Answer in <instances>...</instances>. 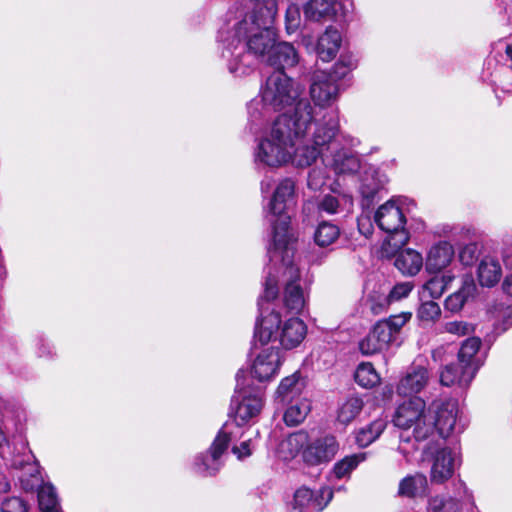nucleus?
Returning a JSON list of instances; mask_svg holds the SVG:
<instances>
[{"instance_id":"6e6d98bb","label":"nucleus","mask_w":512,"mask_h":512,"mask_svg":"<svg viewBox=\"0 0 512 512\" xmlns=\"http://www.w3.org/2000/svg\"><path fill=\"white\" fill-rule=\"evenodd\" d=\"M326 182V175L323 171L313 169L308 175V186L312 190H319Z\"/></svg>"},{"instance_id":"ddd939ff","label":"nucleus","mask_w":512,"mask_h":512,"mask_svg":"<svg viewBox=\"0 0 512 512\" xmlns=\"http://www.w3.org/2000/svg\"><path fill=\"white\" fill-rule=\"evenodd\" d=\"M333 492L329 487H323L314 492L307 487H301L294 493L289 512H320L332 499Z\"/></svg>"},{"instance_id":"5701e85b","label":"nucleus","mask_w":512,"mask_h":512,"mask_svg":"<svg viewBox=\"0 0 512 512\" xmlns=\"http://www.w3.org/2000/svg\"><path fill=\"white\" fill-rule=\"evenodd\" d=\"M342 43V37L339 30L335 27L329 26L319 36L316 46L318 57L324 61L329 62L333 60Z\"/></svg>"},{"instance_id":"de8ad7c7","label":"nucleus","mask_w":512,"mask_h":512,"mask_svg":"<svg viewBox=\"0 0 512 512\" xmlns=\"http://www.w3.org/2000/svg\"><path fill=\"white\" fill-rule=\"evenodd\" d=\"M342 202L351 204V199L345 196L339 198L334 195H325L319 203V210L328 214H336L340 211Z\"/></svg>"},{"instance_id":"4c0bfd02","label":"nucleus","mask_w":512,"mask_h":512,"mask_svg":"<svg viewBox=\"0 0 512 512\" xmlns=\"http://www.w3.org/2000/svg\"><path fill=\"white\" fill-rule=\"evenodd\" d=\"M391 301L388 293L379 289H374L367 294L365 299V307L373 315H379L387 311Z\"/></svg>"},{"instance_id":"aec40b11","label":"nucleus","mask_w":512,"mask_h":512,"mask_svg":"<svg viewBox=\"0 0 512 512\" xmlns=\"http://www.w3.org/2000/svg\"><path fill=\"white\" fill-rule=\"evenodd\" d=\"M411 313H400L379 320L372 328L374 333L386 348L396 341L403 326L410 320Z\"/></svg>"},{"instance_id":"680f3d73","label":"nucleus","mask_w":512,"mask_h":512,"mask_svg":"<svg viewBox=\"0 0 512 512\" xmlns=\"http://www.w3.org/2000/svg\"><path fill=\"white\" fill-rule=\"evenodd\" d=\"M503 290L506 294L512 296V274L505 278L503 282Z\"/></svg>"},{"instance_id":"f257e3e1","label":"nucleus","mask_w":512,"mask_h":512,"mask_svg":"<svg viewBox=\"0 0 512 512\" xmlns=\"http://www.w3.org/2000/svg\"><path fill=\"white\" fill-rule=\"evenodd\" d=\"M314 119L309 100L298 103L293 114L282 113L257 138L253 152L257 167L280 168L289 163L297 167L311 166L323 150L312 142L296 147V140L307 134Z\"/></svg>"},{"instance_id":"4468645a","label":"nucleus","mask_w":512,"mask_h":512,"mask_svg":"<svg viewBox=\"0 0 512 512\" xmlns=\"http://www.w3.org/2000/svg\"><path fill=\"white\" fill-rule=\"evenodd\" d=\"M309 91L315 105L325 107L336 101L339 88L328 72L316 71L312 75Z\"/></svg>"},{"instance_id":"49530a36","label":"nucleus","mask_w":512,"mask_h":512,"mask_svg":"<svg viewBox=\"0 0 512 512\" xmlns=\"http://www.w3.org/2000/svg\"><path fill=\"white\" fill-rule=\"evenodd\" d=\"M473 331L474 326L466 321L446 322L441 328V332H446L457 337L467 336Z\"/></svg>"},{"instance_id":"b1692460","label":"nucleus","mask_w":512,"mask_h":512,"mask_svg":"<svg viewBox=\"0 0 512 512\" xmlns=\"http://www.w3.org/2000/svg\"><path fill=\"white\" fill-rule=\"evenodd\" d=\"M454 248L448 241L434 244L427 255L426 268L429 272H439L446 268L454 258Z\"/></svg>"},{"instance_id":"bb28decb","label":"nucleus","mask_w":512,"mask_h":512,"mask_svg":"<svg viewBox=\"0 0 512 512\" xmlns=\"http://www.w3.org/2000/svg\"><path fill=\"white\" fill-rule=\"evenodd\" d=\"M387 178L374 168L367 169L361 176L359 191L363 198L373 199L376 194L384 188Z\"/></svg>"},{"instance_id":"f3484780","label":"nucleus","mask_w":512,"mask_h":512,"mask_svg":"<svg viewBox=\"0 0 512 512\" xmlns=\"http://www.w3.org/2000/svg\"><path fill=\"white\" fill-rule=\"evenodd\" d=\"M431 379V373L427 366L414 363L400 379L397 385V393L402 396H412L426 388Z\"/></svg>"},{"instance_id":"72a5a7b5","label":"nucleus","mask_w":512,"mask_h":512,"mask_svg":"<svg viewBox=\"0 0 512 512\" xmlns=\"http://www.w3.org/2000/svg\"><path fill=\"white\" fill-rule=\"evenodd\" d=\"M311 410V403L306 398L292 401L286 409L283 420L288 426H296L304 421Z\"/></svg>"},{"instance_id":"3c124183","label":"nucleus","mask_w":512,"mask_h":512,"mask_svg":"<svg viewBox=\"0 0 512 512\" xmlns=\"http://www.w3.org/2000/svg\"><path fill=\"white\" fill-rule=\"evenodd\" d=\"M298 384V377L294 374L284 378L277 389L278 397H281L284 401L296 392V386Z\"/></svg>"},{"instance_id":"5fc2aeb1","label":"nucleus","mask_w":512,"mask_h":512,"mask_svg":"<svg viewBox=\"0 0 512 512\" xmlns=\"http://www.w3.org/2000/svg\"><path fill=\"white\" fill-rule=\"evenodd\" d=\"M1 512H27L25 502L18 497L6 498L1 503Z\"/></svg>"},{"instance_id":"f704fd0d","label":"nucleus","mask_w":512,"mask_h":512,"mask_svg":"<svg viewBox=\"0 0 512 512\" xmlns=\"http://www.w3.org/2000/svg\"><path fill=\"white\" fill-rule=\"evenodd\" d=\"M363 400L358 396L348 397L339 407L337 419L342 424H349L361 412L363 408Z\"/></svg>"},{"instance_id":"58836bf2","label":"nucleus","mask_w":512,"mask_h":512,"mask_svg":"<svg viewBox=\"0 0 512 512\" xmlns=\"http://www.w3.org/2000/svg\"><path fill=\"white\" fill-rule=\"evenodd\" d=\"M386 423L382 419H378L361 428L356 434V442L361 447H366L374 442L384 431Z\"/></svg>"},{"instance_id":"a211bd4d","label":"nucleus","mask_w":512,"mask_h":512,"mask_svg":"<svg viewBox=\"0 0 512 512\" xmlns=\"http://www.w3.org/2000/svg\"><path fill=\"white\" fill-rule=\"evenodd\" d=\"M314 131L312 133V142L319 146L323 151L328 149L329 144L334 140L339 132V119L335 112H326L321 118H316L314 112Z\"/></svg>"},{"instance_id":"e433bc0d","label":"nucleus","mask_w":512,"mask_h":512,"mask_svg":"<svg viewBox=\"0 0 512 512\" xmlns=\"http://www.w3.org/2000/svg\"><path fill=\"white\" fill-rule=\"evenodd\" d=\"M453 280L454 276L450 274L431 278L423 286L422 299L426 297L433 299L440 298Z\"/></svg>"},{"instance_id":"37998d69","label":"nucleus","mask_w":512,"mask_h":512,"mask_svg":"<svg viewBox=\"0 0 512 512\" xmlns=\"http://www.w3.org/2000/svg\"><path fill=\"white\" fill-rule=\"evenodd\" d=\"M364 460V455H351L338 461L333 467V473L336 478L341 479L348 476L358 464Z\"/></svg>"},{"instance_id":"39448f33","label":"nucleus","mask_w":512,"mask_h":512,"mask_svg":"<svg viewBox=\"0 0 512 512\" xmlns=\"http://www.w3.org/2000/svg\"><path fill=\"white\" fill-rule=\"evenodd\" d=\"M284 247L269 248L270 261L277 264L280 262L278 270L281 271L284 287V304L291 312L299 313L305 306L304 292L299 284V268L294 263L295 246H291V256L286 257Z\"/></svg>"},{"instance_id":"052dcab7","label":"nucleus","mask_w":512,"mask_h":512,"mask_svg":"<svg viewBox=\"0 0 512 512\" xmlns=\"http://www.w3.org/2000/svg\"><path fill=\"white\" fill-rule=\"evenodd\" d=\"M11 488L10 482L5 475H0V494L7 493Z\"/></svg>"},{"instance_id":"e2e57ef3","label":"nucleus","mask_w":512,"mask_h":512,"mask_svg":"<svg viewBox=\"0 0 512 512\" xmlns=\"http://www.w3.org/2000/svg\"><path fill=\"white\" fill-rule=\"evenodd\" d=\"M343 71V68H338L337 67V62L335 63V65L333 66V70L331 72H329L328 74H330L332 76L333 79H335L336 83L338 82V80L344 78L345 76H340L338 72H341Z\"/></svg>"},{"instance_id":"473e14b6","label":"nucleus","mask_w":512,"mask_h":512,"mask_svg":"<svg viewBox=\"0 0 512 512\" xmlns=\"http://www.w3.org/2000/svg\"><path fill=\"white\" fill-rule=\"evenodd\" d=\"M474 291L475 284L473 279L468 276L465 277L462 280L461 288L445 300V308L453 313L460 311Z\"/></svg>"},{"instance_id":"7c9ffc66","label":"nucleus","mask_w":512,"mask_h":512,"mask_svg":"<svg viewBox=\"0 0 512 512\" xmlns=\"http://www.w3.org/2000/svg\"><path fill=\"white\" fill-rule=\"evenodd\" d=\"M427 485V478L424 474L409 475L400 481L398 494L408 498L422 496L427 490Z\"/></svg>"},{"instance_id":"2eb2a0df","label":"nucleus","mask_w":512,"mask_h":512,"mask_svg":"<svg viewBox=\"0 0 512 512\" xmlns=\"http://www.w3.org/2000/svg\"><path fill=\"white\" fill-rule=\"evenodd\" d=\"M338 449L339 444L334 436H321L308 442L303 452V459L309 465L328 463L335 457Z\"/></svg>"},{"instance_id":"603ef678","label":"nucleus","mask_w":512,"mask_h":512,"mask_svg":"<svg viewBox=\"0 0 512 512\" xmlns=\"http://www.w3.org/2000/svg\"><path fill=\"white\" fill-rule=\"evenodd\" d=\"M413 289L412 282H401L396 284L388 293L391 303L406 298Z\"/></svg>"},{"instance_id":"9b49d317","label":"nucleus","mask_w":512,"mask_h":512,"mask_svg":"<svg viewBox=\"0 0 512 512\" xmlns=\"http://www.w3.org/2000/svg\"><path fill=\"white\" fill-rule=\"evenodd\" d=\"M459 408L454 400H435L427 408L429 423L432 424L431 436L437 432L442 438H447L454 430Z\"/></svg>"},{"instance_id":"c85d7f7f","label":"nucleus","mask_w":512,"mask_h":512,"mask_svg":"<svg viewBox=\"0 0 512 512\" xmlns=\"http://www.w3.org/2000/svg\"><path fill=\"white\" fill-rule=\"evenodd\" d=\"M329 165L336 174H354L361 168L359 158L345 149L335 152Z\"/></svg>"},{"instance_id":"c9c22d12","label":"nucleus","mask_w":512,"mask_h":512,"mask_svg":"<svg viewBox=\"0 0 512 512\" xmlns=\"http://www.w3.org/2000/svg\"><path fill=\"white\" fill-rule=\"evenodd\" d=\"M339 235L340 229L337 225L323 221L314 232V241L319 247H328L339 238Z\"/></svg>"},{"instance_id":"a18cd8bd","label":"nucleus","mask_w":512,"mask_h":512,"mask_svg":"<svg viewBox=\"0 0 512 512\" xmlns=\"http://www.w3.org/2000/svg\"><path fill=\"white\" fill-rule=\"evenodd\" d=\"M359 349L363 355H372L386 349L373 330L360 341Z\"/></svg>"},{"instance_id":"c03bdc74","label":"nucleus","mask_w":512,"mask_h":512,"mask_svg":"<svg viewBox=\"0 0 512 512\" xmlns=\"http://www.w3.org/2000/svg\"><path fill=\"white\" fill-rule=\"evenodd\" d=\"M459 504L451 497L435 496L429 500L427 512H459Z\"/></svg>"},{"instance_id":"7ed1b4c3","label":"nucleus","mask_w":512,"mask_h":512,"mask_svg":"<svg viewBox=\"0 0 512 512\" xmlns=\"http://www.w3.org/2000/svg\"><path fill=\"white\" fill-rule=\"evenodd\" d=\"M278 292L277 278L269 272L264 284V294L258 302L261 318L256 323L254 338L262 345L271 340H278L283 348L293 349L303 341L307 328L301 319L291 318L278 332L281 322L280 314L274 310L268 312L269 309L265 308L263 303V301L274 300Z\"/></svg>"},{"instance_id":"1a4fd4ad","label":"nucleus","mask_w":512,"mask_h":512,"mask_svg":"<svg viewBox=\"0 0 512 512\" xmlns=\"http://www.w3.org/2000/svg\"><path fill=\"white\" fill-rule=\"evenodd\" d=\"M393 423L404 431L411 430L416 441L431 437L432 424L429 423L426 403L420 397L402 402L395 411Z\"/></svg>"},{"instance_id":"774afa93","label":"nucleus","mask_w":512,"mask_h":512,"mask_svg":"<svg viewBox=\"0 0 512 512\" xmlns=\"http://www.w3.org/2000/svg\"><path fill=\"white\" fill-rule=\"evenodd\" d=\"M41 512H63V510L60 508H54V509H51V510H44V511H41Z\"/></svg>"},{"instance_id":"13d9d810","label":"nucleus","mask_w":512,"mask_h":512,"mask_svg":"<svg viewBox=\"0 0 512 512\" xmlns=\"http://www.w3.org/2000/svg\"><path fill=\"white\" fill-rule=\"evenodd\" d=\"M232 451L234 454L237 455V457L239 459L250 456L252 454L251 441L250 440L243 441L240 444V446H234L232 448Z\"/></svg>"},{"instance_id":"2f4dec72","label":"nucleus","mask_w":512,"mask_h":512,"mask_svg":"<svg viewBox=\"0 0 512 512\" xmlns=\"http://www.w3.org/2000/svg\"><path fill=\"white\" fill-rule=\"evenodd\" d=\"M276 111V109L269 107V105L264 102L262 94L259 99H253L248 104V121L251 125V129L256 130L264 122L268 121L271 114Z\"/></svg>"},{"instance_id":"bf43d9fd","label":"nucleus","mask_w":512,"mask_h":512,"mask_svg":"<svg viewBox=\"0 0 512 512\" xmlns=\"http://www.w3.org/2000/svg\"><path fill=\"white\" fill-rule=\"evenodd\" d=\"M505 267L512 270V245L506 246L502 252Z\"/></svg>"},{"instance_id":"a878e982","label":"nucleus","mask_w":512,"mask_h":512,"mask_svg":"<svg viewBox=\"0 0 512 512\" xmlns=\"http://www.w3.org/2000/svg\"><path fill=\"white\" fill-rule=\"evenodd\" d=\"M336 14L334 0H309L304 5V16L310 21L332 19Z\"/></svg>"},{"instance_id":"f03ea898","label":"nucleus","mask_w":512,"mask_h":512,"mask_svg":"<svg viewBox=\"0 0 512 512\" xmlns=\"http://www.w3.org/2000/svg\"><path fill=\"white\" fill-rule=\"evenodd\" d=\"M251 13L236 21L231 28L220 31L222 56L228 60V69L235 76L248 74L256 61L266 62L276 42L271 26L280 0H251Z\"/></svg>"},{"instance_id":"4be33fe9","label":"nucleus","mask_w":512,"mask_h":512,"mask_svg":"<svg viewBox=\"0 0 512 512\" xmlns=\"http://www.w3.org/2000/svg\"><path fill=\"white\" fill-rule=\"evenodd\" d=\"M299 61V56L294 46L288 42L274 43L265 63L283 71L285 68L294 67Z\"/></svg>"},{"instance_id":"c756f323","label":"nucleus","mask_w":512,"mask_h":512,"mask_svg":"<svg viewBox=\"0 0 512 512\" xmlns=\"http://www.w3.org/2000/svg\"><path fill=\"white\" fill-rule=\"evenodd\" d=\"M502 270L499 262L493 257H485L478 267V280L482 286L492 287L499 282Z\"/></svg>"},{"instance_id":"cd10ccee","label":"nucleus","mask_w":512,"mask_h":512,"mask_svg":"<svg viewBox=\"0 0 512 512\" xmlns=\"http://www.w3.org/2000/svg\"><path fill=\"white\" fill-rule=\"evenodd\" d=\"M394 265L403 275L414 276L421 270L423 258L417 251L405 249L396 255Z\"/></svg>"},{"instance_id":"393cba45","label":"nucleus","mask_w":512,"mask_h":512,"mask_svg":"<svg viewBox=\"0 0 512 512\" xmlns=\"http://www.w3.org/2000/svg\"><path fill=\"white\" fill-rule=\"evenodd\" d=\"M308 441V434L302 430L291 433L279 444V456L283 460L294 459L300 452H304V447L307 446Z\"/></svg>"},{"instance_id":"ea45409f","label":"nucleus","mask_w":512,"mask_h":512,"mask_svg":"<svg viewBox=\"0 0 512 512\" xmlns=\"http://www.w3.org/2000/svg\"><path fill=\"white\" fill-rule=\"evenodd\" d=\"M354 378L364 388H372L380 382L377 371L369 362H363L358 365Z\"/></svg>"},{"instance_id":"338daca9","label":"nucleus","mask_w":512,"mask_h":512,"mask_svg":"<svg viewBox=\"0 0 512 512\" xmlns=\"http://www.w3.org/2000/svg\"><path fill=\"white\" fill-rule=\"evenodd\" d=\"M398 449H399V451H400V452H401L405 457H407V455H408V453H409V452L404 448V446H403L402 444L399 446V448H398Z\"/></svg>"},{"instance_id":"dca6fc26","label":"nucleus","mask_w":512,"mask_h":512,"mask_svg":"<svg viewBox=\"0 0 512 512\" xmlns=\"http://www.w3.org/2000/svg\"><path fill=\"white\" fill-rule=\"evenodd\" d=\"M12 465L15 469L21 471L19 479L25 491L32 492L40 487L43 479L40 474L39 464L30 450L22 455L15 456Z\"/></svg>"},{"instance_id":"a19ab883","label":"nucleus","mask_w":512,"mask_h":512,"mask_svg":"<svg viewBox=\"0 0 512 512\" xmlns=\"http://www.w3.org/2000/svg\"><path fill=\"white\" fill-rule=\"evenodd\" d=\"M35 490H37L38 493V502L41 511L60 508L55 488L50 483L42 482L40 487Z\"/></svg>"},{"instance_id":"0e129e2a","label":"nucleus","mask_w":512,"mask_h":512,"mask_svg":"<svg viewBox=\"0 0 512 512\" xmlns=\"http://www.w3.org/2000/svg\"><path fill=\"white\" fill-rule=\"evenodd\" d=\"M272 186V180L271 179H264L261 181V192L263 194L269 193Z\"/></svg>"},{"instance_id":"423d86ee","label":"nucleus","mask_w":512,"mask_h":512,"mask_svg":"<svg viewBox=\"0 0 512 512\" xmlns=\"http://www.w3.org/2000/svg\"><path fill=\"white\" fill-rule=\"evenodd\" d=\"M301 92V87L281 70L274 71L267 78L261 90L263 100L269 107L277 111L292 107V110L287 112L288 114L294 113L299 102L308 100L307 98H300Z\"/></svg>"},{"instance_id":"6e6552de","label":"nucleus","mask_w":512,"mask_h":512,"mask_svg":"<svg viewBox=\"0 0 512 512\" xmlns=\"http://www.w3.org/2000/svg\"><path fill=\"white\" fill-rule=\"evenodd\" d=\"M374 221L387 234L385 246L392 248L391 253L401 249L409 241L406 216L394 201L389 200L381 205L375 212Z\"/></svg>"},{"instance_id":"4d7b16f0","label":"nucleus","mask_w":512,"mask_h":512,"mask_svg":"<svg viewBox=\"0 0 512 512\" xmlns=\"http://www.w3.org/2000/svg\"><path fill=\"white\" fill-rule=\"evenodd\" d=\"M337 67L343 68V71L338 72L340 76H346V74L353 68L356 67V60L352 55H342L337 61Z\"/></svg>"},{"instance_id":"0eeeda50","label":"nucleus","mask_w":512,"mask_h":512,"mask_svg":"<svg viewBox=\"0 0 512 512\" xmlns=\"http://www.w3.org/2000/svg\"><path fill=\"white\" fill-rule=\"evenodd\" d=\"M236 389L231 400L230 415L238 426L257 417L263 407V392L259 387H250L243 370L236 374Z\"/></svg>"},{"instance_id":"9d476101","label":"nucleus","mask_w":512,"mask_h":512,"mask_svg":"<svg viewBox=\"0 0 512 512\" xmlns=\"http://www.w3.org/2000/svg\"><path fill=\"white\" fill-rule=\"evenodd\" d=\"M424 460L431 463L430 480L435 484H443L453 474L456 463V452L447 446L432 442L423 450Z\"/></svg>"},{"instance_id":"79ce46f5","label":"nucleus","mask_w":512,"mask_h":512,"mask_svg":"<svg viewBox=\"0 0 512 512\" xmlns=\"http://www.w3.org/2000/svg\"><path fill=\"white\" fill-rule=\"evenodd\" d=\"M480 345L481 340L477 337L466 339L459 350L458 361L462 364L478 365L474 360V356L478 352Z\"/></svg>"},{"instance_id":"412c9836","label":"nucleus","mask_w":512,"mask_h":512,"mask_svg":"<svg viewBox=\"0 0 512 512\" xmlns=\"http://www.w3.org/2000/svg\"><path fill=\"white\" fill-rule=\"evenodd\" d=\"M478 365L452 363L447 365L440 373V382L444 386L459 385L467 387L478 370Z\"/></svg>"},{"instance_id":"864d4df0","label":"nucleus","mask_w":512,"mask_h":512,"mask_svg":"<svg viewBox=\"0 0 512 512\" xmlns=\"http://www.w3.org/2000/svg\"><path fill=\"white\" fill-rule=\"evenodd\" d=\"M478 246L476 243L466 244L459 252V259L464 265L473 264L478 258Z\"/></svg>"},{"instance_id":"20e7f679","label":"nucleus","mask_w":512,"mask_h":512,"mask_svg":"<svg viewBox=\"0 0 512 512\" xmlns=\"http://www.w3.org/2000/svg\"><path fill=\"white\" fill-rule=\"evenodd\" d=\"M296 204L295 182L282 179L276 186L267 205L266 218L272 226L273 238L270 248L284 247L286 257L291 256V246L296 239L290 229V210Z\"/></svg>"},{"instance_id":"09e8293b","label":"nucleus","mask_w":512,"mask_h":512,"mask_svg":"<svg viewBox=\"0 0 512 512\" xmlns=\"http://www.w3.org/2000/svg\"><path fill=\"white\" fill-rule=\"evenodd\" d=\"M441 315V309L438 303L434 301H424L418 309V317L422 321H436Z\"/></svg>"},{"instance_id":"6ab92c4d","label":"nucleus","mask_w":512,"mask_h":512,"mask_svg":"<svg viewBox=\"0 0 512 512\" xmlns=\"http://www.w3.org/2000/svg\"><path fill=\"white\" fill-rule=\"evenodd\" d=\"M280 364V351L273 346L267 347L254 360L252 373L259 381H266L277 374Z\"/></svg>"},{"instance_id":"69168bd1","label":"nucleus","mask_w":512,"mask_h":512,"mask_svg":"<svg viewBox=\"0 0 512 512\" xmlns=\"http://www.w3.org/2000/svg\"><path fill=\"white\" fill-rule=\"evenodd\" d=\"M506 55L512 61V44H508L505 49Z\"/></svg>"},{"instance_id":"8fccbe9b","label":"nucleus","mask_w":512,"mask_h":512,"mask_svg":"<svg viewBox=\"0 0 512 512\" xmlns=\"http://www.w3.org/2000/svg\"><path fill=\"white\" fill-rule=\"evenodd\" d=\"M301 24V14L298 5L291 4L286 9L285 25L288 33L295 32Z\"/></svg>"},{"instance_id":"f8f14e48","label":"nucleus","mask_w":512,"mask_h":512,"mask_svg":"<svg viewBox=\"0 0 512 512\" xmlns=\"http://www.w3.org/2000/svg\"><path fill=\"white\" fill-rule=\"evenodd\" d=\"M229 425L225 424L214 439L210 449L205 454H200L195 459V469L203 476H213L221 468V457L227 450L231 438Z\"/></svg>"}]
</instances>
